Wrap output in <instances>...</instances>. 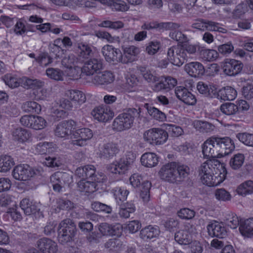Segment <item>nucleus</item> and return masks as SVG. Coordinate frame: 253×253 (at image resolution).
I'll use <instances>...</instances> for the list:
<instances>
[{
  "label": "nucleus",
  "mask_w": 253,
  "mask_h": 253,
  "mask_svg": "<svg viewBox=\"0 0 253 253\" xmlns=\"http://www.w3.org/2000/svg\"><path fill=\"white\" fill-rule=\"evenodd\" d=\"M199 175L203 184L208 186H216L225 179L227 171L222 165L217 167L211 160L203 163L198 169Z\"/></svg>",
  "instance_id": "obj_1"
},
{
  "label": "nucleus",
  "mask_w": 253,
  "mask_h": 253,
  "mask_svg": "<svg viewBox=\"0 0 253 253\" xmlns=\"http://www.w3.org/2000/svg\"><path fill=\"white\" fill-rule=\"evenodd\" d=\"M189 172L190 169L188 166L172 162L163 166L159 173L161 178L164 180L179 183L188 176Z\"/></svg>",
  "instance_id": "obj_2"
},
{
  "label": "nucleus",
  "mask_w": 253,
  "mask_h": 253,
  "mask_svg": "<svg viewBox=\"0 0 253 253\" xmlns=\"http://www.w3.org/2000/svg\"><path fill=\"white\" fill-rule=\"evenodd\" d=\"M140 111L135 108H129L120 113L113 122V129L122 131L130 128L133 125L134 119L138 117Z\"/></svg>",
  "instance_id": "obj_3"
},
{
  "label": "nucleus",
  "mask_w": 253,
  "mask_h": 253,
  "mask_svg": "<svg viewBox=\"0 0 253 253\" xmlns=\"http://www.w3.org/2000/svg\"><path fill=\"white\" fill-rule=\"evenodd\" d=\"M77 227L73 220L66 218L62 220L58 227V239L63 245L72 242L77 233Z\"/></svg>",
  "instance_id": "obj_4"
},
{
  "label": "nucleus",
  "mask_w": 253,
  "mask_h": 253,
  "mask_svg": "<svg viewBox=\"0 0 253 253\" xmlns=\"http://www.w3.org/2000/svg\"><path fill=\"white\" fill-rule=\"evenodd\" d=\"M135 159V155L132 152H128L118 162L109 165L108 169L113 173L124 174L131 168Z\"/></svg>",
  "instance_id": "obj_5"
},
{
  "label": "nucleus",
  "mask_w": 253,
  "mask_h": 253,
  "mask_svg": "<svg viewBox=\"0 0 253 253\" xmlns=\"http://www.w3.org/2000/svg\"><path fill=\"white\" fill-rule=\"evenodd\" d=\"M168 133L160 128H153L145 131L144 139L148 143L153 145H161L168 139Z\"/></svg>",
  "instance_id": "obj_6"
},
{
  "label": "nucleus",
  "mask_w": 253,
  "mask_h": 253,
  "mask_svg": "<svg viewBox=\"0 0 253 253\" xmlns=\"http://www.w3.org/2000/svg\"><path fill=\"white\" fill-rule=\"evenodd\" d=\"M40 174V170L35 169L26 164L16 166L12 171L13 176L15 179L23 181L28 180L30 177Z\"/></svg>",
  "instance_id": "obj_7"
},
{
  "label": "nucleus",
  "mask_w": 253,
  "mask_h": 253,
  "mask_svg": "<svg viewBox=\"0 0 253 253\" xmlns=\"http://www.w3.org/2000/svg\"><path fill=\"white\" fill-rule=\"evenodd\" d=\"M215 149L218 157H223L231 153L235 149L233 140L228 137H219L214 136Z\"/></svg>",
  "instance_id": "obj_8"
},
{
  "label": "nucleus",
  "mask_w": 253,
  "mask_h": 253,
  "mask_svg": "<svg viewBox=\"0 0 253 253\" xmlns=\"http://www.w3.org/2000/svg\"><path fill=\"white\" fill-rule=\"evenodd\" d=\"M167 58L171 64L178 67L186 62L181 45H174L169 48Z\"/></svg>",
  "instance_id": "obj_9"
},
{
  "label": "nucleus",
  "mask_w": 253,
  "mask_h": 253,
  "mask_svg": "<svg viewBox=\"0 0 253 253\" xmlns=\"http://www.w3.org/2000/svg\"><path fill=\"white\" fill-rule=\"evenodd\" d=\"M69 178L68 173L61 171H57L52 174L50 180L53 190L59 193L62 192Z\"/></svg>",
  "instance_id": "obj_10"
},
{
  "label": "nucleus",
  "mask_w": 253,
  "mask_h": 253,
  "mask_svg": "<svg viewBox=\"0 0 253 253\" xmlns=\"http://www.w3.org/2000/svg\"><path fill=\"white\" fill-rule=\"evenodd\" d=\"M102 68V60L96 57H93L86 61L82 69V72L87 76L97 73Z\"/></svg>",
  "instance_id": "obj_11"
},
{
  "label": "nucleus",
  "mask_w": 253,
  "mask_h": 253,
  "mask_svg": "<svg viewBox=\"0 0 253 253\" xmlns=\"http://www.w3.org/2000/svg\"><path fill=\"white\" fill-rule=\"evenodd\" d=\"M243 64L239 61L227 59L223 63L222 68L224 73L228 76H235L238 74L242 70Z\"/></svg>",
  "instance_id": "obj_12"
},
{
  "label": "nucleus",
  "mask_w": 253,
  "mask_h": 253,
  "mask_svg": "<svg viewBox=\"0 0 253 253\" xmlns=\"http://www.w3.org/2000/svg\"><path fill=\"white\" fill-rule=\"evenodd\" d=\"M91 115L98 121L106 122L113 118L114 113L109 107L99 106L92 110Z\"/></svg>",
  "instance_id": "obj_13"
},
{
  "label": "nucleus",
  "mask_w": 253,
  "mask_h": 253,
  "mask_svg": "<svg viewBox=\"0 0 253 253\" xmlns=\"http://www.w3.org/2000/svg\"><path fill=\"white\" fill-rule=\"evenodd\" d=\"M175 94L178 99L187 105H194L196 103L195 96L184 86H177L175 88Z\"/></svg>",
  "instance_id": "obj_14"
},
{
  "label": "nucleus",
  "mask_w": 253,
  "mask_h": 253,
  "mask_svg": "<svg viewBox=\"0 0 253 253\" xmlns=\"http://www.w3.org/2000/svg\"><path fill=\"white\" fill-rule=\"evenodd\" d=\"M37 247L42 253H57L58 246L57 243L48 238H42L37 242Z\"/></svg>",
  "instance_id": "obj_15"
},
{
  "label": "nucleus",
  "mask_w": 253,
  "mask_h": 253,
  "mask_svg": "<svg viewBox=\"0 0 253 253\" xmlns=\"http://www.w3.org/2000/svg\"><path fill=\"white\" fill-rule=\"evenodd\" d=\"M102 53L108 62H121L122 52L119 49L107 45L102 47Z\"/></svg>",
  "instance_id": "obj_16"
},
{
  "label": "nucleus",
  "mask_w": 253,
  "mask_h": 253,
  "mask_svg": "<svg viewBox=\"0 0 253 253\" xmlns=\"http://www.w3.org/2000/svg\"><path fill=\"white\" fill-rule=\"evenodd\" d=\"M77 176L84 180L89 178L92 181L99 182V180L95 175V168L93 165H88L83 167H79L75 171Z\"/></svg>",
  "instance_id": "obj_17"
},
{
  "label": "nucleus",
  "mask_w": 253,
  "mask_h": 253,
  "mask_svg": "<svg viewBox=\"0 0 253 253\" xmlns=\"http://www.w3.org/2000/svg\"><path fill=\"white\" fill-rule=\"evenodd\" d=\"M76 123L73 120L65 121L60 123L56 127L55 134L60 137L69 136L73 131Z\"/></svg>",
  "instance_id": "obj_18"
},
{
  "label": "nucleus",
  "mask_w": 253,
  "mask_h": 253,
  "mask_svg": "<svg viewBox=\"0 0 253 253\" xmlns=\"http://www.w3.org/2000/svg\"><path fill=\"white\" fill-rule=\"evenodd\" d=\"M73 144L78 146H84L85 142L91 139L93 136L92 131L88 128H82L76 130L73 132Z\"/></svg>",
  "instance_id": "obj_19"
},
{
  "label": "nucleus",
  "mask_w": 253,
  "mask_h": 253,
  "mask_svg": "<svg viewBox=\"0 0 253 253\" xmlns=\"http://www.w3.org/2000/svg\"><path fill=\"white\" fill-rule=\"evenodd\" d=\"M20 207L27 215L40 214V209L39 204L33 202L28 198L23 199L20 203Z\"/></svg>",
  "instance_id": "obj_20"
},
{
  "label": "nucleus",
  "mask_w": 253,
  "mask_h": 253,
  "mask_svg": "<svg viewBox=\"0 0 253 253\" xmlns=\"http://www.w3.org/2000/svg\"><path fill=\"white\" fill-rule=\"evenodd\" d=\"M209 234L211 237L223 238L227 235V231L224 225L216 221H212L208 226Z\"/></svg>",
  "instance_id": "obj_21"
},
{
  "label": "nucleus",
  "mask_w": 253,
  "mask_h": 253,
  "mask_svg": "<svg viewBox=\"0 0 253 253\" xmlns=\"http://www.w3.org/2000/svg\"><path fill=\"white\" fill-rule=\"evenodd\" d=\"M123 54L122 53L121 62L126 64L134 61L136 56L139 53V48L134 45L123 47Z\"/></svg>",
  "instance_id": "obj_22"
},
{
  "label": "nucleus",
  "mask_w": 253,
  "mask_h": 253,
  "mask_svg": "<svg viewBox=\"0 0 253 253\" xmlns=\"http://www.w3.org/2000/svg\"><path fill=\"white\" fill-rule=\"evenodd\" d=\"M202 152L205 158L218 157L217 151L215 149L214 136L210 137L204 143L202 146Z\"/></svg>",
  "instance_id": "obj_23"
},
{
  "label": "nucleus",
  "mask_w": 253,
  "mask_h": 253,
  "mask_svg": "<svg viewBox=\"0 0 253 253\" xmlns=\"http://www.w3.org/2000/svg\"><path fill=\"white\" fill-rule=\"evenodd\" d=\"M120 151L117 144L109 142L103 145L100 151L99 156L104 159H111L116 156Z\"/></svg>",
  "instance_id": "obj_24"
},
{
  "label": "nucleus",
  "mask_w": 253,
  "mask_h": 253,
  "mask_svg": "<svg viewBox=\"0 0 253 253\" xmlns=\"http://www.w3.org/2000/svg\"><path fill=\"white\" fill-rule=\"evenodd\" d=\"M185 71L191 76L199 77L204 75L205 68L203 65L198 62H192L185 65Z\"/></svg>",
  "instance_id": "obj_25"
},
{
  "label": "nucleus",
  "mask_w": 253,
  "mask_h": 253,
  "mask_svg": "<svg viewBox=\"0 0 253 253\" xmlns=\"http://www.w3.org/2000/svg\"><path fill=\"white\" fill-rule=\"evenodd\" d=\"M216 94L215 98L224 101L233 100L237 96V91L232 87L227 86L222 87L218 91L216 90Z\"/></svg>",
  "instance_id": "obj_26"
},
{
  "label": "nucleus",
  "mask_w": 253,
  "mask_h": 253,
  "mask_svg": "<svg viewBox=\"0 0 253 253\" xmlns=\"http://www.w3.org/2000/svg\"><path fill=\"white\" fill-rule=\"evenodd\" d=\"M114 80L113 73L110 71H104L98 73L92 79V83L95 84H108Z\"/></svg>",
  "instance_id": "obj_27"
},
{
  "label": "nucleus",
  "mask_w": 253,
  "mask_h": 253,
  "mask_svg": "<svg viewBox=\"0 0 253 253\" xmlns=\"http://www.w3.org/2000/svg\"><path fill=\"white\" fill-rule=\"evenodd\" d=\"M78 56L80 58L87 59L94 56L95 51L93 47L84 42L78 44Z\"/></svg>",
  "instance_id": "obj_28"
},
{
  "label": "nucleus",
  "mask_w": 253,
  "mask_h": 253,
  "mask_svg": "<svg viewBox=\"0 0 253 253\" xmlns=\"http://www.w3.org/2000/svg\"><path fill=\"white\" fill-rule=\"evenodd\" d=\"M197 88L198 91L206 97L215 98L216 88L213 85L200 82L197 84Z\"/></svg>",
  "instance_id": "obj_29"
},
{
  "label": "nucleus",
  "mask_w": 253,
  "mask_h": 253,
  "mask_svg": "<svg viewBox=\"0 0 253 253\" xmlns=\"http://www.w3.org/2000/svg\"><path fill=\"white\" fill-rule=\"evenodd\" d=\"M195 128L202 133H211L216 129V126L214 123L196 121L194 123Z\"/></svg>",
  "instance_id": "obj_30"
},
{
  "label": "nucleus",
  "mask_w": 253,
  "mask_h": 253,
  "mask_svg": "<svg viewBox=\"0 0 253 253\" xmlns=\"http://www.w3.org/2000/svg\"><path fill=\"white\" fill-rule=\"evenodd\" d=\"M177 84V80L171 77H166L164 80L161 81L155 85L156 91L162 90H169L173 88Z\"/></svg>",
  "instance_id": "obj_31"
},
{
  "label": "nucleus",
  "mask_w": 253,
  "mask_h": 253,
  "mask_svg": "<svg viewBox=\"0 0 253 253\" xmlns=\"http://www.w3.org/2000/svg\"><path fill=\"white\" fill-rule=\"evenodd\" d=\"M160 231L158 227L149 225L140 231V237L144 240H147L157 237Z\"/></svg>",
  "instance_id": "obj_32"
},
{
  "label": "nucleus",
  "mask_w": 253,
  "mask_h": 253,
  "mask_svg": "<svg viewBox=\"0 0 253 253\" xmlns=\"http://www.w3.org/2000/svg\"><path fill=\"white\" fill-rule=\"evenodd\" d=\"M239 230L242 235L251 237L253 236V217L240 223Z\"/></svg>",
  "instance_id": "obj_33"
},
{
  "label": "nucleus",
  "mask_w": 253,
  "mask_h": 253,
  "mask_svg": "<svg viewBox=\"0 0 253 253\" xmlns=\"http://www.w3.org/2000/svg\"><path fill=\"white\" fill-rule=\"evenodd\" d=\"M141 162L142 165L146 167H154L158 163V158L155 153H146L141 156Z\"/></svg>",
  "instance_id": "obj_34"
},
{
  "label": "nucleus",
  "mask_w": 253,
  "mask_h": 253,
  "mask_svg": "<svg viewBox=\"0 0 253 253\" xmlns=\"http://www.w3.org/2000/svg\"><path fill=\"white\" fill-rule=\"evenodd\" d=\"M114 197L118 205L125 203L129 191L124 188L116 187L112 190Z\"/></svg>",
  "instance_id": "obj_35"
},
{
  "label": "nucleus",
  "mask_w": 253,
  "mask_h": 253,
  "mask_svg": "<svg viewBox=\"0 0 253 253\" xmlns=\"http://www.w3.org/2000/svg\"><path fill=\"white\" fill-rule=\"evenodd\" d=\"M118 206H119V214L122 218L129 217L130 213H133L135 211L134 205L131 202H126Z\"/></svg>",
  "instance_id": "obj_36"
},
{
  "label": "nucleus",
  "mask_w": 253,
  "mask_h": 253,
  "mask_svg": "<svg viewBox=\"0 0 253 253\" xmlns=\"http://www.w3.org/2000/svg\"><path fill=\"white\" fill-rule=\"evenodd\" d=\"M15 165L13 159L9 155L0 156V172H6Z\"/></svg>",
  "instance_id": "obj_37"
},
{
  "label": "nucleus",
  "mask_w": 253,
  "mask_h": 253,
  "mask_svg": "<svg viewBox=\"0 0 253 253\" xmlns=\"http://www.w3.org/2000/svg\"><path fill=\"white\" fill-rule=\"evenodd\" d=\"M96 181H88L81 180L78 183V189L80 191L87 193H92L96 191Z\"/></svg>",
  "instance_id": "obj_38"
},
{
  "label": "nucleus",
  "mask_w": 253,
  "mask_h": 253,
  "mask_svg": "<svg viewBox=\"0 0 253 253\" xmlns=\"http://www.w3.org/2000/svg\"><path fill=\"white\" fill-rule=\"evenodd\" d=\"M12 134L14 139L20 142L26 141L31 137L30 132L27 129L22 127L14 129Z\"/></svg>",
  "instance_id": "obj_39"
},
{
  "label": "nucleus",
  "mask_w": 253,
  "mask_h": 253,
  "mask_svg": "<svg viewBox=\"0 0 253 253\" xmlns=\"http://www.w3.org/2000/svg\"><path fill=\"white\" fill-rule=\"evenodd\" d=\"M68 97L75 103L82 104L86 100L85 94L81 91L76 89H71L67 91Z\"/></svg>",
  "instance_id": "obj_40"
},
{
  "label": "nucleus",
  "mask_w": 253,
  "mask_h": 253,
  "mask_svg": "<svg viewBox=\"0 0 253 253\" xmlns=\"http://www.w3.org/2000/svg\"><path fill=\"white\" fill-rule=\"evenodd\" d=\"M145 107L147 109L148 114L153 119L160 122H163L166 120V114L157 108L150 106L148 104H145Z\"/></svg>",
  "instance_id": "obj_41"
},
{
  "label": "nucleus",
  "mask_w": 253,
  "mask_h": 253,
  "mask_svg": "<svg viewBox=\"0 0 253 253\" xmlns=\"http://www.w3.org/2000/svg\"><path fill=\"white\" fill-rule=\"evenodd\" d=\"M181 47L186 62L189 59H192L193 56L196 55L197 49H199L197 45L192 44H184L181 45Z\"/></svg>",
  "instance_id": "obj_42"
},
{
  "label": "nucleus",
  "mask_w": 253,
  "mask_h": 253,
  "mask_svg": "<svg viewBox=\"0 0 253 253\" xmlns=\"http://www.w3.org/2000/svg\"><path fill=\"white\" fill-rule=\"evenodd\" d=\"M238 194L246 196L253 193V181L247 180L241 184L237 188Z\"/></svg>",
  "instance_id": "obj_43"
},
{
  "label": "nucleus",
  "mask_w": 253,
  "mask_h": 253,
  "mask_svg": "<svg viewBox=\"0 0 253 253\" xmlns=\"http://www.w3.org/2000/svg\"><path fill=\"white\" fill-rule=\"evenodd\" d=\"M22 108L23 110L27 113L39 114L42 110L41 106L35 101H26L24 102Z\"/></svg>",
  "instance_id": "obj_44"
},
{
  "label": "nucleus",
  "mask_w": 253,
  "mask_h": 253,
  "mask_svg": "<svg viewBox=\"0 0 253 253\" xmlns=\"http://www.w3.org/2000/svg\"><path fill=\"white\" fill-rule=\"evenodd\" d=\"M244 161V155L242 153H237L230 159L229 165L232 169H238L242 166Z\"/></svg>",
  "instance_id": "obj_45"
},
{
  "label": "nucleus",
  "mask_w": 253,
  "mask_h": 253,
  "mask_svg": "<svg viewBox=\"0 0 253 253\" xmlns=\"http://www.w3.org/2000/svg\"><path fill=\"white\" fill-rule=\"evenodd\" d=\"M174 239L181 245H188L191 242L190 235L184 230H180L175 233Z\"/></svg>",
  "instance_id": "obj_46"
},
{
  "label": "nucleus",
  "mask_w": 253,
  "mask_h": 253,
  "mask_svg": "<svg viewBox=\"0 0 253 253\" xmlns=\"http://www.w3.org/2000/svg\"><path fill=\"white\" fill-rule=\"evenodd\" d=\"M220 111L226 115H235L239 110L238 106L232 103H225L220 107Z\"/></svg>",
  "instance_id": "obj_47"
},
{
  "label": "nucleus",
  "mask_w": 253,
  "mask_h": 253,
  "mask_svg": "<svg viewBox=\"0 0 253 253\" xmlns=\"http://www.w3.org/2000/svg\"><path fill=\"white\" fill-rule=\"evenodd\" d=\"M78 62V58L73 53L66 55L62 59V65L67 68L71 69Z\"/></svg>",
  "instance_id": "obj_48"
},
{
  "label": "nucleus",
  "mask_w": 253,
  "mask_h": 253,
  "mask_svg": "<svg viewBox=\"0 0 253 253\" xmlns=\"http://www.w3.org/2000/svg\"><path fill=\"white\" fill-rule=\"evenodd\" d=\"M161 43L160 42L155 40L149 42L145 48V52L150 55H153L157 53L160 49Z\"/></svg>",
  "instance_id": "obj_49"
},
{
  "label": "nucleus",
  "mask_w": 253,
  "mask_h": 253,
  "mask_svg": "<svg viewBox=\"0 0 253 253\" xmlns=\"http://www.w3.org/2000/svg\"><path fill=\"white\" fill-rule=\"evenodd\" d=\"M200 55L205 61H212L217 57L218 53L213 49H201Z\"/></svg>",
  "instance_id": "obj_50"
},
{
  "label": "nucleus",
  "mask_w": 253,
  "mask_h": 253,
  "mask_svg": "<svg viewBox=\"0 0 253 253\" xmlns=\"http://www.w3.org/2000/svg\"><path fill=\"white\" fill-rule=\"evenodd\" d=\"M123 242L118 239H111L105 244V247L112 252H118L123 248Z\"/></svg>",
  "instance_id": "obj_51"
},
{
  "label": "nucleus",
  "mask_w": 253,
  "mask_h": 253,
  "mask_svg": "<svg viewBox=\"0 0 253 253\" xmlns=\"http://www.w3.org/2000/svg\"><path fill=\"white\" fill-rule=\"evenodd\" d=\"M236 137L245 145L253 147V134L247 132L238 133L236 134Z\"/></svg>",
  "instance_id": "obj_52"
},
{
  "label": "nucleus",
  "mask_w": 253,
  "mask_h": 253,
  "mask_svg": "<svg viewBox=\"0 0 253 253\" xmlns=\"http://www.w3.org/2000/svg\"><path fill=\"white\" fill-rule=\"evenodd\" d=\"M91 208L94 211L97 212L102 211L106 213H110L112 211L111 206L97 201L92 203Z\"/></svg>",
  "instance_id": "obj_53"
},
{
  "label": "nucleus",
  "mask_w": 253,
  "mask_h": 253,
  "mask_svg": "<svg viewBox=\"0 0 253 253\" xmlns=\"http://www.w3.org/2000/svg\"><path fill=\"white\" fill-rule=\"evenodd\" d=\"M166 129L168 131L170 136L172 137H178L183 133V130L181 127L172 124H166Z\"/></svg>",
  "instance_id": "obj_54"
},
{
  "label": "nucleus",
  "mask_w": 253,
  "mask_h": 253,
  "mask_svg": "<svg viewBox=\"0 0 253 253\" xmlns=\"http://www.w3.org/2000/svg\"><path fill=\"white\" fill-rule=\"evenodd\" d=\"M151 183L148 181L142 183L140 189V197L144 202L148 201L150 198V189Z\"/></svg>",
  "instance_id": "obj_55"
},
{
  "label": "nucleus",
  "mask_w": 253,
  "mask_h": 253,
  "mask_svg": "<svg viewBox=\"0 0 253 253\" xmlns=\"http://www.w3.org/2000/svg\"><path fill=\"white\" fill-rule=\"evenodd\" d=\"M46 121L40 116H33L31 128L34 129H42L46 126Z\"/></svg>",
  "instance_id": "obj_56"
},
{
  "label": "nucleus",
  "mask_w": 253,
  "mask_h": 253,
  "mask_svg": "<svg viewBox=\"0 0 253 253\" xmlns=\"http://www.w3.org/2000/svg\"><path fill=\"white\" fill-rule=\"evenodd\" d=\"M46 74L52 79L56 81L63 80V73L59 69L48 68L46 70Z\"/></svg>",
  "instance_id": "obj_57"
},
{
  "label": "nucleus",
  "mask_w": 253,
  "mask_h": 253,
  "mask_svg": "<svg viewBox=\"0 0 253 253\" xmlns=\"http://www.w3.org/2000/svg\"><path fill=\"white\" fill-rule=\"evenodd\" d=\"M169 36L172 40L179 42L183 43L188 41V38L185 34L179 31H171L169 33Z\"/></svg>",
  "instance_id": "obj_58"
},
{
  "label": "nucleus",
  "mask_w": 253,
  "mask_h": 253,
  "mask_svg": "<svg viewBox=\"0 0 253 253\" xmlns=\"http://www.w3.org/2000/svg\"><path fill=\"white\" fill-rule=\"evenodd\" d=\"M177 215L181 219H190L194 217L195 212L188 208H183L177 212Z\"/></svg>",
  "instance_id": "obj_59"
},
{
  "label": "nucleus",
  "mask_w": 253,
  "mask_h": 253,
  "mask_svg": "<svg viewBox=\"0 0 253 253\" xmlns=\"http://www.w3.org/2000/svg\"><path fill=\"white\" fill-rule=\"evenodd\" d=\"M129 6L124 1L114 0L111 7L112 10L119 11H126L129 9Z\"/></svg>",
  "instance_id": "obj_60"
},
{
  "label": "nucleus",
  "mask_w": 253,
  "mask_h": 253,
  "mask_svg": "<svg viewBox=\"0 0 253 253\" xmlns=\"http://www.w3.org/2000/svg\"><path fill=\"white\" fill-rule=\"evenodd\" d=\"M25 23L26 21L23 19H19L17 21L14 28L16 35L22 36L26 33Z\"/></svg>",
  "instance_id": "obj_61"
},
{
  "label": "nucleus",
  "mask_w": 253,
  "mask_h": 253,
  "mask_svg": "<svg viewBox=\"0 0 253 253\" xmlns=\"http://www.w3.org/2000/svg\"><path fill=\"white\" fill-rule=\"evenodd\" d=\"M36 61L42 66H46L52 63V58L47 53H41L37 58Z\"/></svg>",
  "instance_id": "obj_62"
},
{
  "label": "nucleus",
  "mask_w": 253,
  "mask_h": 253,
  "mask_svg": "<svg viewBox=\"0 0 253 253\" xmlns=\"http://www.w3.org/2000/svg\"><path fill=\"white\" fill-rule=\"evenodd\" d=\"M57 207L62 210H69L74 207L73 203L69 200L59 198L57 200Z\"/></svg>",
  "instance_id": "obj_63"
},
{
  "label": "nucleus",
  "mask_w": 253,
  "mask_h": 253,
  "mask_svg": "<svg viewBox=\"0 0 253 253\" xmlns=\"http://www.w3.org/2000/svg\"><path fill=\"white\" fill-rule=\"evenodd\" d=\"M242 95L248 100L253 98V84H248L242 88Z\"/></svg>",
  "instance_id": "obj_64"
}]
</instances>
